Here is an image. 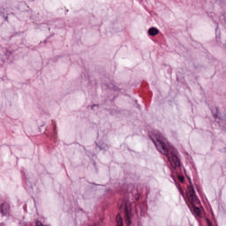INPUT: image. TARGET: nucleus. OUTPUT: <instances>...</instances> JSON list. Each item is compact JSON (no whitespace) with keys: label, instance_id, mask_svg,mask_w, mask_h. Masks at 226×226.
Here are the masks:
<instances>
[{"label":"nucleus","instance_id":"nucleus-1","mask_svg":"<svg viewBox=\"0 0 226 226\" xmlns=\"http://www.w3.org/2000/svg\"><path fill=\"white\" fill-rule=\"evenodd\" d=\"M151 137L158 151H160L162 154H164V156H167L171 167L174 169H176V167H179V165H181V162L176 154V149L169 145V142H167V139L162 135V133L155 132Z\"/></svg>","mask_w":226,"mask_h":226},{"label":"nucleus","instance_id":"nucleus-2","mask_svg":"<svg viewBox=\"0 0 226 226\" xmlns=\"http://www.w3.org/2000/svg\"><path fill=\"white\" fill-rule=\"evenodd\" d=\"M125 212V223L126 225H132V207H130V203H126L124 206Z\"/></svg>","mask_w":226,"mask_h":226},{"label":"nucleus","instance_id":"nucleus-3","mask_svg":"<svg viewBox=\"0 0 226 226\" xmlns=\"http://www.w3.org/2000/svg\"><path fill=\"white\" fill-rule=\"evenodd\" d=\"M0 213L3 216H8L10 215V205L4 203L0 206Z\"/></svg>","mask_w":226,"mask_h":226},{"label":"nucleus","instance_id":"nucleus-4","mask_svg":"<svg viewBox=\"0 0 226 226\" xmlns=\"http://www.w3.org/2000/svg\"><path fill=\"white\" fill-rule=\"evenodd\" d=\"M158 33H160V31L157 30L156 27H151V28L148 30V34H149V36H156V34H158Z\"/></svg>","mask_w":226,"mask_h":226},{"label":"nucleus","instance_id":"nucleus-5","mask_svg":"<svg viewBox=\"0 0 226 226\" xmlns=\"http://www.w3.org/2000/svg\"><path fill=\"white\" fill-rule=\"evenodd\" d=\"M188 199H189L191 204H195V203H197L198 200H199L197 199V195H195V193L189 195V196H188Z\"/></svg>","mask_w":226,"mask_h":226},{"label":"nucleus","instance_id":"nucleus-6","mask_svg":"<svg viewBox=\"0 0 226 226\" xmlns=\"http://www.w3.org/2000/svg\"><path fill=\"white\" fill-rule=\"evenodd\" d=\"M117 226H123V218H121V215H117Z\"/></svg>","mask_w":226,"mask_h":226},{"label":"nucleus","instance_id":"nucleus-7","mask_svg":"<svg viewBox=\"0 0 226 226\" xmlns=\"http://www.w3.org/2000/svg\"><path fill=\"white\" fill-rule=\"evenodd\" d=\"M193 194H195V189H193L192 186L188 187L187 197Z\"/></svg>","mask_w":226,"mask_h":226},{"label":"nucleus","instance_id":"nucleus-8","mask_svg":"<svg viewBox=\"0 0 226 226\" xmlns=\"http://www.w3.org/2000/svg\"><path fill=\"white\" fill-rule=\"evenodd\" d=\"M194 213H196V215H200V209H199V207H195Z\"/></svg>","mask_w":226,"mask_h":226},{"label":"nucleus","instance_id":"nucleus-9","mask_svg":"<svg viewBox=\"0 0 226 226\" xmlns=\"http://www.w3.org/2000/svg\"><path fill=\"white\" fill-rule=\"evenodd\" d=\"M178 179H179V181L183 182V181H185V177L178 176Z\"/></svg>","mask_w":226,"mask_h":226},{"label":"nucleus","instance_id":"nucleus-10","mask_svg":"<svg viewBox=\"0 0 226 226\" xmlns=\"http://www.w3.org/2000/svg\"><path fill=\"white\" fill-rule=\"evenodd\" d=\"M208 226H213V224L211 223V222L207 221Z\"/></svg>","mask_w":226,"mask_h":226}]
</instances>
